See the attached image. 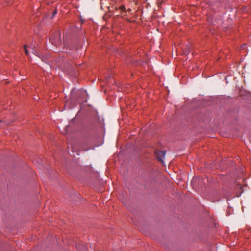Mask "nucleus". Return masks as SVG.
<instances>
[{"mask_svg": "<svg viewBox=\"0 0 251 251\" xmlns=\"http://www.w3.org/2000/svg\"><path fill=\"white\" fill-rule=\"evenodd\" d=\"M34 53L37 55V56H38L39 57L41 58L42 59V56H40V55L39 54H38V52H37L36 51H35V52H34Z\"/></svg>", "mask_w": 251, "mask_h": 251, "instance_id": "423d86ee", "label": "nucleus"}, {"mask_svg": "<svg viewBox=\"0 0 251 251\" xmlns=\"http://www.w3.org/2000/svg\"><path fill=\"white\" fill-rule=\"evenodd\" d=\"M36 162H37V163H38V162H39V163H44V161H43V160H42V159H41V158H39V159H38V160H36Z\"/></svg>", "mask_w": 251, "mask_h": 251, "instance_id": "39448f33", "label": "nucleus"}, {"mask_svg": "<svg viewBox=\"0 0 251 251\" xmlns=\"http://www.w3.org/2000/svg\"><path fill=\"white\" fill-rule=\"evenodd\" d=\"M57 10L56 9L54 10L53 12L52 16L51 17V18H53L57 14Z\"/></svg>", "mask_w": 251, "mask_h": 251, "instance_id": "0eeeda50", "label": "nucleus"}, {"mask_svg": "<svg viewBox=\"0 0 251 251\" xmlns=\"http://www.w3.org/2000/svg\"><path fill=\"white\" fill-rule=\"evenodd\" d=\"M131 11V9H128V11L130 12Z\"/></svg>", "mask_w": 251, "mask_h": 251, "instance_id": "6e6552de", "label": "nucleus"}, {"mask_svg": "<svg viewBox=\"0 0 251 251\" xmlns=\"http://www.w3.org/2000/svg\"><path fill=\"white\" fill-rule=\"evenodd\" d=\"M166 154L165 151L156 150L155 151V156L156 158L163 165H164V159Z\"/></svg>", "mask_w": 251, "mask_h": 251, "instance_id": "f03ea898", "label": "nucleus"}, {"mask_svg": "<svg viewBox=\"0 0 251 251\" xmlns=\"http://www.w3.org/2000/svg\"><path fill=\"white\" fill-rule=\"evenodd\" d=\"M174 172L175 173H177V172H176V171H175V170L174 171Z\"/></svg>", "mask_w": 251, "mask_h": 251, "instance_id": "1a4fd4ad", "label": "nucleus"}, {"mask_svg": "<svg viewBox=\"0 0 251 251\" xmlns=\"http://www.w3.org/2000/svg\"><path fill=\"white\" fill-rule=\"evenodd\" d=\"M24 50H25V53H26V54L27 55H28V51L27 50V46L26 45H25L24 46Z\"/></svg>", "mask_w": 251, "mask_h": 251, "instance_id": "20e7f679", "label": "nucleus"}, {"mask_svg": "<svg viewBox=\"0 0 251 251\" xmlns=\"http://www.w3.org/2000/svg\"><path fill=\"white\" fill-rule=\"evenodd\" d=\"M61 33L57 32L54 33L50 38V42L54 46L57 47L61 44Z\"/></svg>", "mask_w": 251, "mask_h": 251, "instance_id": "f257e3e1", "label": "nucleus"}, {"mask_svg": "<svg viewBox=\"0 0 251 251\" xmlns=\"http://www.w3.org/2000/svg\"><path fill=\"white\" fill-rule=\"evenodd\" d=\"M119 9L123 11V12H126V8L124 5H122L119 7Z\"/></svg>", "mask_w": 251, "mask_h": 251, "instance_id": "7ed1b4c3", "label": "nucleus"}]
</instances>
